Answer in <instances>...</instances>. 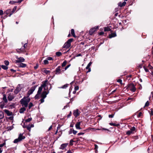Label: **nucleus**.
Returning <instances> with one entry per match:
<instances>
[{
	"label": "nucleus",
	"instance_id": "e433bc0d",
	"mask_svg": "<svg viewBox=\"0 0 153 153\" xmlns=\"http://www.w3.org/2000/svg\"><path fill=\"white\" fill-rule=\"evenodd\" d=\"M1 68L4 69L6 70L8 69V67L6 65H2Z\"/></svg>",
	"mask_w": 153,
	"mask_h": 153
},
{
	"label": "nucleus",
	"instance_id": "393cba45",
	"mask_svg": "<svg viewBox=\"0 0 153 153\" xmlns=\"http://www.w3.org/2000/svg\"><path fill=\"white\" fill-rule=\"evenodd\" d=\"M17 6H15L13 9L11 13L9 15V16H10L13 13L16 11L17 8Z\"/></svg>",
	"mask_w": 153,
	"mask_h": 153
},
{
	"label": "nucleus",
	"instance_id": "6ab92c4d",
	"mask_svg": "<svg viewBox=\"0 0 153 153\" xmlns=\"http://www.w3.org/2000/svg\"><path fill=\"white\" fill-rule=\"evenodd\" d=\"M92 62H90L88 65L87 66L86 68V69H88V71H87L86 72L88 73L89 72H90L91 71V69L90 68L91 66V64H92Z\"/></svg>",
	"mask_w": 153,
	"mask_h": 153
},
{
	"label": "nucleus",
	"instance_id": "c756f323",
	"mask_svg": "<svg viewBox=\"0 0 153 153\" xmlns=\"http://www.w3.org/2000/svg\"><path fill=\"white\" fill-rule=\"evenodd\" d=\"M25 110L26 109L25 108V107H23L20 109L19 112L20 113H22L25 111Z\"/></svg>",
	"mask_w": 153,
	"mask_h": 153
},
{
	"label": "nucleus",
	"instance_id": "603ef678",
	"mask_svg": "<svg viewBox=\"0 0 153 153\" xmlns=\"http://www.w3.org/2000/svg\"><path fill=\"white\" fill-rule=\"evenodd\" d=\"M6 144V143L5 142H4L2 144H0V147H2L4 146Z\"/></svg>",
	"mask_w": 153,
	"mask_h": 153
},
{
	"label": "nucleus",
	"instance_id": "5701e85b",
	"mask_svg": "<svg viewBox=\"0 0 153 153\" xmlns=\"http://www.w3.org/2000/svg\"><path fill=\"white\" fill-rule=\"evenodd\" d=\"M12 11L11 9H8L6 10L5 12V13H6V14L9 16V15L11 13Z\"/></svg>",
	"mask_w": 153,
	"mask_h": 153
},
{
	"label": "nucleus",
	"instance_id": "b1692460",
	"mask_svg": "<svg viewBox=\"0 0 153 153\" xmlns=\"http://www.w3.org/2000/svg\"><path fill=\"white\" fill-rule=\"evenodd\" d=\"M126 2L125 1H124L123 3L119 2L118 4V5L120 7L124 6L126 5Z\"/></svg>",
	"mask_w": 153,
	"mask_h": 153
},
{
	"label": "nucleus",
	"instance_id": "a19ab883",
	"mask_svg": "<svg viewBox=\"0 0 153 153\" xmlns=\"http://www.w3.org/2000/svg\"><path fill=\"white\" fill-rule=\"evenodd\" d=\"M56 55L57 56H60L62 55V53L61 52H57L56 53Z\"/></svg>",
	"mask_w": 153,
	"mask_h": 153
},
{
	"label": "nucleus",
	"instance_id": "f3484780",
	"mask_svg": "<svg viewBox=\"0 0 153 153\" xmlns=\"http://www.w3.org/2000/svg\"><path fill=\"white\" fill-rule=\"evenodd\" d=\"M14 97H15L13 94L10 93L9 94L7 99L9 101H11L14 98Z\"/></svg>",
	"mask_w": 153,
	"mask_h": 153
},
{
	"label": "nucleus",
	"instance_id": "37998d69",
	"mask_svg": "<svg viewBox=\"0 0 153 153\" xmlns=\"http://www.w3.org/2000/svg\"><path fill=\"white\" fill-rule=\"evenodd\" d=\"M149 105V101H147L146 102V103L145 104V107L148 106Z\"/></svg>",
	"mask_w": 153,
	"mask_h": 153
},
{
	"label": "nucleus",
	"instance_id": "58836bf2",
	"mask_svg": "<svg viewBox=\"0 0 153 153\" xmlns=\"http://www.w3.org/2000/svg\"><path fill=\"white\" fill-rule=\"evenodd\" d=\"M43 72L46 74H47L49 73H50V71H49L47 70H45Z\"/></svg>",
	"mask_w": 153,
	"mask_h": 153
},
{
	"label": "nucleus",
	"instance_id": "20e7f679",
	"mask_svg": "<svg viewBox=\"0 0 153 153\" xmlns=\"http://www.w3.org/2000/svg\"><path fill=\"white\" fill-rule=\"evenodd\" d=\"M73 39L71 38L68 39L67 42L65 43L63 46V48H68L71 46V43L73 41Z\"/></svg>",
	"mask_w": 153,
	"mask_h": 153
},
{
	"label": "nucleus",
	"instance_id": "412c9836",
	"mask_svg": "<svg viewBox=\"0 0 153 153\" xmlns=\"http://www.w3.org/2000/svg\"><path fill=\"white\" fill-rule=\"evenodd\" d=\"M67 143H64L61 145L59 148L60 149H64L68 145Z\"/></svg>",
	"mask_w": 153,
	"mask_h": 153
},
{
	"label": "nucleus",
	"instance_id": "a878e982",
	"mask_svg": "<svg viewBox=\"0 0 153 153\" xmlns=\"http://www.w3.org/2000/svg\"><path fill=\"white\" fill-rule=\"evenodd\" d=\"M3 101H4V103H7V100L6 96L5 94H4L3 95Z\"/></svg>",
	"mask_w": 153,
	"mask_h": 153
},
{
	"label": "nucleus",
	"instance_id": "dca6fc26",
	"mask_svg": "<svg viewBox=\"0 0 153 153\" xmlns=\"http://www.w3.org/2000/svg\"><path fill=\"white\" fill-rule=\"evenodd\" d=\"M27 46V43H25L24 46L23 48H21L19 49H18V50H17V52H19V50H20L22 52H25V49L26 48Z\"/></svg>",
	"mask_w": 153,
	"mask_h": 153
},
{
	"label": "nucleus",
	"instance_id": "aec40b11",
	"mask_svg": "<svg viewBox=\"0 0 153 153\" xmlns=\"http://www.w3.org/2000/svg\"><path fill=\"white\" fill-rule=\"evenodd\" d=\"M81 124V122H78L76 123L75 124V127L76 129H80L81 128L80 127V126Z\"/></svg>",
	"mask_w": 153,
	"mask_h": 153
},
{
	"label": "nucleus",
	"instance_id": "f03ea898",
	"mask_svg": "<svg viewBox=\"0 0 153 153\" xmlns=\"http://www.w3.org/2000/svg\"><path fill=\"white\" fill-rule=\"evenodd\" d=\"M42 84L41 85V86L42 88H44V90H47L49 91L51 88V84H50V88L48 89V88L47 87L46 88V87L48 85L49 83L48 82V80L47 79L45 80V81H43L42 82Z\"/></svg>",
	"mask_w": 153,
	"mask_h": 153
},
{
	"label": "nucleus",
	"instance_id": "4468645a",
	"mask_svg": "<svg viewBox=\"0 0 153 153\" xmlns=\"http://www.w3.org/2000/svg\"><path fill=\"white\" fill-rule=\"evenodd\" d=\"M23 128H27V129L29 131V132L30 131V129L31 128H33L34 127V126L33 124H29L27 126H25L24 125L23 126Z\"/></svg>",
	"mask_w": 153,
	"mask_h": 153
},
{
	"label": "nucleus",
	"instance_id": "338daca9",
	"mask_svg": "<svg viewBox=\"0 0 153 153\" xmlns=\"http://www.w3.org/2000/svg\"><path fill=\"white\" fill-rule=\"evenodd\" d=\"M84 134V133H82V132H80V133H78V135H81L83 134Z\"/></svg>",
	"mask_w": 153,
	"mask_h": 153
},
{
	"label": "nucleus",
	"instance_id": "3c124183",
	"mask_svg": "<svg viewBox=\"0 0 153 153\" xmlns=\"http://www.w3.org/2000/svg\"><path fill=\"white\" fill-rule=\"evenodd\" d=\"M44 98H41V99L40 100V103H42L44 102Z\"/></svg>",
	"mask_w": 153,
	"mask_h": 153
},
{
	"label": "nucleus",
	"instance_id": "69168bd1",
	"mask_svg": "<svg viewBox=\"0 0 153 153\" xmlns=\"http://www.w3.org/2000/svg\"><path fill=\"white\" fill-rule=\"evenodd\" d=\"M94 146H95V149H97L98 148V146L96 144H95L94 145Z\"/></svg>",
	"mask_w": 153,
	"mask_h": 153
},
{
	"label": "nucleus",
	"instance_id": "473e14b6",
	"mask_svg": "<svg viewBox=\"0 0 153 153\" xmlns=\"http://www.w3.org/2000/svg\"><path fill=\"white\" fill-rule=\"evenodd\" d=\"M87 130H91L92 131H96V128H89Z\"/></svg>",
	"mask_w": 153,
	"mask_h": 153
},
{
	"label": "nucleus",
	"instance_id": "de8ad7c7",
	"mask_svg": "<svg viewBox=\"0 0 153 153\" xmlns=\"http://www.w3.org/2000/svg\"><path fill=\"white\" fill-rule=\"evenodd\" d=\"M46 59L48 60H53V58L50 57H48Z\"/></svg>",
	"mask_w": 153,
	"mask_h": 153
},
{
	"label": "nucleus",
	"instance_id": "4be33fe9",
	"mask_svg": "<svg viewBox=\"0 0 153 153\" xmlns=\"http://www.w3.org/2000/svg\"><path fill=\"white\" fill-rule=\"evenodd\" d=\"M116 36L117 35L115 33H112L109 35V37L110 38L116 37Z\"/></svg>",
	"mask_w": 153,
	"mask_h": 153
},
{
	"label": "nucleus",
	"instance_id": "c03bdc74",
	"mask_svg": "<svg viewBox=\"0 0 153 153\" xmlns=\"http://www.w3.org/2000/svg\"><path fill=\"white\" fill-rule=\"evenodd\" d=\"M32 120L31 118H29L25 120L26 122H30Z\"/></svg>",
	"mask_w": 153,
	"mask_h": 153
},
{
	"label": "nucleus",
	"instance_id": "5fc2aeb1",
	"mask_svg": "<svg viewBox=\"0 0 153 153\" xmlns=\"http://www.w3.org/2000/svg\"><path fill=\"white\" fill-rule=\"evenodd\" d=\"M150 116H153V111L151 110L150 112H149Z\"/></svg>",
	"mask_w": 153,
	"mask_h": 153
},
{
	"label": "nucleus",
	"instance_id": "09e8293b",
	"mask_svg": "<svg viewBox=\"0 0 153 153\" xmlns=\"http://www.w3.org/2000/svg\"><path fill=\"white\" fill-rule=\"evenodd\" d=\"M114 114H109L108 115V117L109 118H113L114 116Z\"/></svg>",
	"mask_w": 153,
	"mask_h": 153
},
{
	"label": "nucleus",
	"instance_id": "cd10ccee",
	"mask_svg": "<svg viewBox=\"0 0 153 153\" xmlns=\"http://www.w3.org/2000/svg\"><path fill=\"white\" fill-rule=\"evenodd\" d=\"M71 33L72 35L73 36V37H76V36L75 34L74 30V29H71Z\"/></svg>",
	"mask_w": 153,
	"mask_h": 153
},
{
	"label": "nucleus",
	"instance_id": "8fccbe9b",
	"mask_svg": "<svg viewBox=\"0 0 153 153\" xmlns=\"http://www.w3.org/2000/svg\"><path fill=\"white\" fill-rule=\"evenodd\" d=\"M60 128V126L59 125L57 127V130L55 133V134H56L57 133L58 130H59Z\"/></svg>",
	"mask_w": 153,
	"mask_h": 153
},
{
	"label": "nucleus",
	"instance_id": "6e6d98bb",
	"mask_svg": "<svg viewBox=\"0 0 153 153\" xmlns=\"http://www.w3.org/2000/svg\"><path fill=\"white\" fill-rule=\"evenodd\" d=\"M79 87L78 86H76L74 88V89L75 91L79 89Z\"/></svg>",
	"mask_w": 153,
	"mask_h": 153
},
{
	"label": "nucleus",
	"instance_id": "c9c22d12",
	"mask_svg": "<svg viewBox=\"0 0 153 153\" xmlns=\"http://www.w3.org/2000/svg\"><path fill=\"white\" fill-rule=\"evenodd\" d=\"M68 84H66L65 85H64L63 86L61 87V88H63V89H65L66 88L68 87Z\"/></svg>",
	"mask_w": 153,
	"mask_h": 153
},
{
	"label": "nucleus",
	"instance_id": "c85d7f7f",
	"mask_svg": "<svg viewBox=\"0 0 153 153\" xmlns=\"http://www.w3.org/2000/svg\"><path fill=\"white\" fill-rule=\"evenodd\" d=\"M26 66L27 65L26 64L21 63L19 65V67L21 68H25L26 67Z\"/></svg>",
	"mask_w": 153,
	"mask_h": 153
},
{
	"label": "nucleus",
	"instance_id": "0eeeda50",
	"mask_svg": "<svg viewBox=\"0 0 153 153\" xmlns=\"http://www.w3.org/2000/svg\"><path fill=\"white\" fill-rule=\"evenodd\" d=\"M43 88L40 86L39 88L38 91L37 92V94L35 96V99H37L39 97L42 91V90Z\"/></svg>",
	"mask_w": 153,
	"mask_h": 153
},
{
	"label": "nucleus",
	"instance_id": "052dcab7",
	"mask_svg": "<svg viewBox=\"0 0 153 153\" xmlns=\"http://www.w3.org/2000/svg\"><path fill=\"white\" fill-rule=\"evenodd\" d=\"M142 114V113L141 112H139V113L138 115V117H140V116H141Z\"/></svg>",
	"mask_w": 153,
	"mask_h": 153
},
{
	"label": "nucleus",
	"instance_id": "4d7b16f0",
	"mask_svg": "<svg viewBox=\"0 0 153 153\" xmlns=\"http://www.w3.org/2000/svg\"><path fill=\"white\" fill-rule=\"evenodd\" d=\"M13 116H11L8 118V119L11 120H13Z\"/></svg>",
	"mask_w": 153,
	"mask_h": 153
},
{
	"label": "nucleus",
	"instance_id": "0e129e2a",
	"mask_svg": "<svg viewBox=\"0 0 153 153\" xmlns=\"http://www.w3.org/2000/svg\"><path fill=\"white\" fill-rule=\"evenodd\" d=\"M71 111H70V113L67 116L68 117V118L69 117L71 116Z\"/></svg>",
	"mask_w": 153,
	"mask_h": 153
},
{
	"label": "nucleus",
	"instance_id": "4c0bfd02",
	"mask_svg": "<svg viewBox=\"0 0 153 153\" xmlns=\"http://www.w3.org/2000/svg\"><path fill=\"white\" fill-rule=\"evenodd\" d=\"M71 66V64H69L67 66H66L64 68V70H62V72H64V71L66 70L70 66Z\"/></svg>",
	"mask_w": 153,
	"mask_h": 153
},
{
	"label": "nucleus",
	"instance_id": "a211bd4d",
	"mask_svg": "<svg viewBox=\"0 0 153 153\" xmlns=\"http://www.w3.org/2000/svg\"><path fill=\"white\" fill-rule=\"evenodd\" d=\"M4 112L7 114L8 116H11L13 114V113L7 109L4 110Z\"/></svg>",
	"mask_w": 153,
	"mask_h": 153
},
{
	"label": "nucleus",
	"instance_id": "f704fd0d",
	"mask_svg": "<svg viewBox=\"0 0 153 153\" xmlns=\"http://www.w3.org/2000/svg\"><path fill=\"white\" fill-rule=\"evenodd\" d=\"M67 64V61H65L62 64L61 66L62 67H64Z\"/></svg>",
	"mask_w": 153,
	"mask_h": 153
},
{
	"label": "nucleus",
	"instance_id": "9d476101",
	"mask_svg": "<svg viewBox=\"0 0 153 153\" xmlns=\"http://www.w3.org/2000/svg\"><path fill=\"white\" fill-rule=\"evenodd\" d=\"M98 29V27H95L91 29L89 31V34L90 35H92L93 33Z\"/></svg>",
	"mask_w": 153,
	"mask_h": 153
},
{
	"label": "nucleus",
	"instance_id": "39448f33",
	"mask_svg": "<svg viewBox=\"0 0 153 153\" xmlns=\"http://www.w3.org/2000/svg\"><path fill=\"white\" fill-rule=\"evenodd\" d=\"M127 88L133 92L135 91L136 90V88L135 87L134 85L132 83L128 84L127 85Z\"/></svg>",
	"mask_w": 153,
	"mask_h": 153
},
{
	"label": "nucleus",
	"instance_id": "7ed1b4c3",
	"mask_svg": "<svg viewBox=\"0 0 153 153\" xmlns=\"http://www.w3.org/2000/svg\"><path fill=\"white\" fill-rule=\"evenodd\" d=\"M25 138V137L23 135V134H20L18 138L14 140L13 142L14 143H16L19 142L21 141Z\"/></svg>",
	"mask_w": 153,
	"mask_h": 153
},
{
	"label": "nucleus",
	"instance_id": "f257e3e1",
	"mask_svg": "<svg viewBox=\"0 0 153 153\" xmlns=\"http://www.w3.org/2000/svg\"><path fill=\"white\" fill-rule=\"evenodd\" d=\"M30 100V98L24 97L21 100L20 102L22 106L26 108L27 107L28 103L29 102Z\"/></svg>",
	"mask_w": 153,
	"mask_h": 153
},
{
	"label": "nucleus",
	"instance_id": "9b49d317",
	"mask_svg": "<svg viewBox=\"0 0 153 153\" xmlns=\"http://www.w3.org/2000/svg\"><path fill=\"white\" fill-rule=\"evenodd\" d=\"M49 91L48 90L47 92L46 91H43L40 97L41 98L45 99L47 96V95L49 93Z\"/></svg>",
	"mask_w": 153,
	"mask_h": 153
},
{
	"label": "nucleus",
	"instance_id": "a18cd8bd",
	"mask_svg": "<svg viewBox=\"0 0 153 153\" xmlns=\"http://www.w3.org/2000/svg\"><path fill=\"white\" fill-rule=\"evenodd\" d=\"M33 103L31 102H30L29 103V106H28L29 108V109L30 108H31L33 106Z\"/></svg>",
	"mask_w": 153,
	"mask_h": 153
},
{
	"label": "nucleus",
	"instance_id": "774afa93",
	"mask_svg": "<svg viewBox=\"0 0 153 153\" xmlns=\"http://www.w3.org/2000/svg\"><path fill=\"white\" fill-rule=\"evenodd\" d=\"M104 34V33L103 32H101L99 33V35H103Z\"/></svg>",
	"mask_w": 153,
	"mask_h": 153
},
{
	"label": "nucleus",
	"instance_id": "2f4dec72",
	"mask_svg": "<svg viewBox=\"0 0 153 153\" xmlns=\"http://www.w3.org/2000/svg\"><path fill=\"white\" fill-rule=\"evenodd\" d=\"M109 125L111 126H118L120 125L119 124H116L114 123H109Z\"/></svg>",
	"mask_w": 153,
	"mask_h": 153
},
{
	"label": "nucleus",
	"instance_id": "13d9d810",
	"mask_svg": "<svg viewBox=\"0 0 153 153\" xmlns=\"http://www.w3.org/2000/svg\"><path fill=\"white\" fill-rule=\"evenodd\" d=\"M38 67H39V65H38V64H36V65L35 66H34V69H36L38 68Z\"/></svg>",
	"mask_w": 153,
	"mask_h": 153
},
{
	"label": "nucleus",
	"instance_id": "e2e57ef3",
	"mask_svg": "<svg viewBox=\"0 0 153 153\" xmlns=\"http://www.w3.org/2000/svg\"><path fill=\"white\" fill-rule=\"evenodd\" d=\"M3 12L2 10H0V15H2L3 14Z\"/></svg>",
	"mask_w": 153,
	"mask_h": 153
},
{
	"label": "nucleus",
	"instance_id": "423d86ee",
	"mask_svg": "<svg viewBox=\"0 0 153 153\" xmlns=\"http://www.w3.org/2000/svg\"><path fill=\"white\" fill-rule=\"evenodd\" d=\"M22 85L20 84L18 85L16 89L14 91V92L15 94H17L23 88Z\"/></svg>",
	"mask_w": 153,
	"mask_h": 153
},
{
	"label": "nucleus",
	"instance_id": "ea45409f",
	"mask_svg": "<svg viewBox=\"0 0 153 153\" xmlns=\"http://www.w3.org/2000/svg\"><path fill=\"white\" fill-rule=\"evenodd\" d=\"M44 64L45 65H47L49 63V62L48 60L46 59L44 61Z\"/></svg>",
	"mask_w": 153,
	"mask_h": 153
},
{
	"label": "nucleus",
	"instance_id": "bf43d9fd",
	"mask_svg": "<svg viewBox=\"0 0 153 153\" xmlns=\"http://www.w3.org/2000/svg\"><path fill=\"white\" fill-rule=\"evenodd\" d=\"M74 142V140H71L70 141V144L71 145H73L72 143H73Z\"/></svg>",
	"mask_w": 153,
	"mask_h": 153
},
{
	"label": "nucleus",
	"instance_id": "f8f14e48",
	"mask_svg": "<svg viewBox=\"0 0 153 153\" xmlns=\"http://www.w3.org/2000/svg\"><path fill=\"white\" fill-rule=\"evenodd\" d=\"M16 58L18 59L17 60H16V63L24 62L25 61V59L22 57L19 58L17 56H16Z\"/></svg>",
	"mask_w": 153,
	"mask_h": 153
},
{
	"label": "nucleus",
	"instance_id": "864d4df0",
	"mask_svg": "<svg viewBox=\"0 0 153 153\" xmlns=\"http://www.w3.org/2000/svg\"><path fill=\"white\" fill-rule=\"evenodd\" d=\"M72 133L74 134H75L77 133V131L74 130V129H73V132Z\"/></svg>",
	"mask_w": 153,
	"mask_h": 153
},
{
	"label": "nucleus",
	"instance_id": "6e6552de",
	"mask_svg": "<svg viewBox=\"0 0 153 153\" xmlns=\"http://www.w3.org/2000/svg\"><path fill=\"white\" fill-rule=\"evenodd\" d=\"M136 129L135 127H132L129 130L127 131L126 132V134L128 135H130L131 134H134Z\"/></svg>",
	"mask_w": 153,
	"mask_h": 153
},
{
	"label": "nucleus",
	"instance_id": "79ce46f5",
	"mask_svg": "<svg viewBox=\"0 0 153 153\" xmlns=\"http://www.w3.org/2000/svg\"><path fill=\"white\" fill-rule=\"evenodd\" d=\"M117 81L118 82H119L120 84L122 85V84H123L122 81L121 79H119L117 80Z\"/></svg>",
	"mask_w": 153,
	"mask_h": 153
},
{
	"label": "nucleus",
	"instance_id": "49530a36",
	"mask_svg": "<svg viewBox=\"0 0 153 153\" xmlns=\"http://www.w3.org/2000/svg\"><path fill=\"white\" fill-rule=\"evenodd\" d=\"M4 63L6 66L8 65L9 64V62L8 61H5Z\"/></svg>",
	"mask_w": 153,
	"mask_h": 153
},
{
	"label": "nucleus",
	"instance_id": "ddd939ff",
	"mask_svg": "<svg viewBox=\"0 0 153 153\" xmlns=\"http://www.w3.org/2000/svg\"><path fill=\"white\" fill-rule=\"evenodd\" d=\"M73 112L74 116L76 117L79 116L80 114V112L79 111L78 109L74 110Z\"/></svg>",
	"mask_w": 153,
	"mask_h": 153
},
{
	"label": "nucleus",
	"instance_id": "72a5a7b5",
	"mask_svg": "<svg viewBox=\"0 0 153 153\" xmlns=\"http://www.w3.org/2000/svg\"><path fill=\"white\" fill-rule=\"evenodd\" d=\"M111 30V29L109 27H104V30L105 31H110Z\"/></svg>",
	"mask_w": 153,
	"mask_h": 153
},
{
	"label": "nucleus",
	"instance_id": "1a4fd4ad",
	"mask_svg": "<svg viewBox=\"0 0 153 153\" xmlns=\"http://www.w3.org/2000/svg\"><path fill=\"white\" fill-rule=\"evenodd\" d=\"M37 86H34L32 87L30 90L28 91L27 92V95L28 96H29L30 95L32 94L33 91H34L36 88Z\"/></svg>",
	"mask_w": 153,
	"mask_h": 153
},
{
	"label": "nucleus",
	"instance_id": "680f3d73",
	"mask_svg": "<svg viewBox=\"0 0 153 153\" xmlns=\"http://www.w3.org/2000/svg\"><path fill=\"white\" fill-rule=\"evenodd\" d=\"M72 132H73V129L72 128L70 130V131H69V134H71L72 133Z\"/></svg>",
	"mask_w": 153,
	"mask_h": 153
},
{
	"label": "nucleus",
	"instance_id": "2eb2a0df",
	"mask_svg": "<svg viewBox=\"0 0 153 153\" xmlns=\"http://www.w3.org/2000/svg\"><path fill=\"white\" fill-rule=\"evenodd\" d=\"M61 67L58 66L55 70V73L56 74H61Z\"/></svg>",
	"mask_w": 153,
	"mask_h": 153
},
{
	"label": "nucleus",
	"instance_id": "bb28decb",
	"mask_svg": "<svg viewBox=\"0 0 153 153\" xmlns=\"http://www.w3.org/2000/svg\"><path fill=\"white\" fill-rule=\"evenodd\" d=\"M5 105V104H4V102L3 101H2L1 102L0 104V107L1 108H3L4 107V105Z\"/></svg>",
	"mask_w": 153,
	"mask_h": 153
},
{
	"label": "nucleus",
	"instance_id": "7c9ffc66",
	"mask_svg": "<svg viewBox=\"0 0 153 153\" xmlns=\"http://www.w3.org/2000/svg\"><path fill=\"white\" fill-rule=\"evenodd\" d=\"M4 117V113L2 111H0V120L3 119Z\"/></svg>",
	"mask_w": 153,
	"mask_h": 153
}]
</instances>
